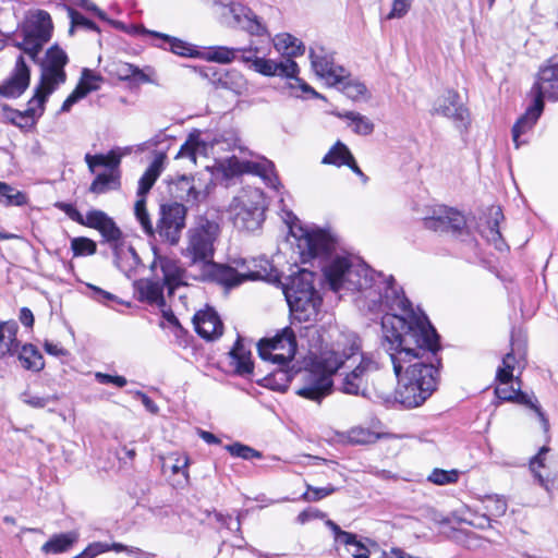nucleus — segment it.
Returning <instances> with one entry per match:
<instances>
[{
    "instance_id": "30",
    "label": "nucleus",
    "mask_w": 558,
    "mask_h": 558,
    "mask_svg": "<svg viewBox=\"0 0 558 558\" xmlns=\"http://www.w3.org/2000/svg\"><path fill=\"white\" fill-rule=\"evenodd\" d=\"M134 29L141 31L143 33H147L154 37L162 39L166 44L169 45V49L171 52L181 56V57H195L197 54L196 50L186 41H183L179 38L161 34L158 32L146 31L144 27H134Z\"/></svg>"
},
{
    "instance_id": "8",
    "label": "nucleus",
    "mask_w": 558,
    "mask_h": 558,
    "mask_svg": "<svg viewBox=\"0 0 558 558\" xmlns=\"http://www.w3.org/2000/svg\"><path fill=\"white\" fill-rule=\"evenodd\" d=\"M324 275L332 291L338 292L345 284L351 290H366L372 287L371 270L363 266H353L345 257L335 258L324 268Z\"/></svg>"
},
{
    "instance_id": "59",
    "label": "nucleus",
    "mask_w": 558,
    "mask_h": 558,
    "mask_svg": "<svg viewBox=\"0 0 558 558\" xmlns=\"http://www.w3.org/2000/svg\"><path fill=\"white\" fill-rule=\"evenodd\" d=\"M110 549V546L106 543L94 542L89 544L81 554L74 558H95L96 556L106 553Z\"/></svg>"
},
{
    "instance_id": "44",
    "label": "nucleus",
    "mask_w": 558,
    "mask_h": 558,
    "mask_svg": "<svg viewBox=\"0 0 558 558\" xmlns=\"http://www.w3.org/2000/svg\"><path fill=\"white\" fill-rule=\"evenodd\" d=\"M220 167L227 178L235 177L251 171L252 163L250 161H242L238 157L232 156L225 159Z\"/></svg>"
},
{
    "instance_id": "14",
    "label": "nucleus",
    "mask_w": 558,
    "mask_h": 558,
    "mask_svg": "<svg viewBox=\"0 0 558 558\" xmlns=\"http://www.w3.org/2000/svg\"><path fill=\"white\" fill-rule=\"evenodd\" d=\"M424 227L436 232H450L453 235H461L466 229V220L460 211L444 207L434 216L425 218Z\"/></svg>"
},
{
    "instance_id": "15",
    "label": "nucleus",
    "mask_w": 558,
    "mask_h": 558,
    "mask_svg": "<svg viewBox=\"0 0 558 558\" xmlns=\"http://www.w3.org/2000/svg\"><path fill=\"white\" fill-rule=\"evenodd\" d=\"M432 113L451 119L458 128H465L469 123V110L460 102L459 94L452 89L437 98Z\"/></svg>"
},
{
    "instance_id": "1",
    "label": "nucleus",
    "mask_w": 558,
    "mask_h": 558,
    "mask_svg": "<svg viewBox=\"0 0 558 558\" xmlns=\"http://www.w3.org/2000/svg\"><path fill=\"white\" fill-rule=\"evenodd\" d=\"M383 300L391 311L381 319L383 345L389 353L396 377L403 383L424 386L432 392L436 390L440 360L436 356L440 350L439 335L427 316L418 310L398 288L392 277L386 282Z\"/></svg>"
},
{
    "instance_id": "57",
    "label": "nucleus",
    "mask_w": 558,
    "mask_h": 558,
    "mask_svg": "<svg viewBox=\"0 0 558 558\" xmlns=\"http://www.w3.org/2000/svg\"><path fill=\"white\" fill-rule=\"evenodd\" d=\"M0 110L3 118L12 124L20 128H23L25 124H27V119H25L22 111L12 109L5 104H0Z\"/></svg>"
},
{
    "instance_id": "49",
    "label": "nucleus",
    "mask_w": 558,
    "mask_h": 558,
    "mask_svg": "<svg viewBox=\"0 0 558 558\" xmlns=\"http://www.w3.org/2000/svg\"><path fill=\"white\" fill-rule=\"evenodd\" d=\"M69 17L71 20V27L69 33L73 35L75 27H84L87 31L99 32V27L90 20L86 19L82 13L71 7H66Z\"/></svg>"
},
{
    "instance_id": "32",
    "label": "nucleus",
    "mask_w": 558,
    "mask_h": 558,
    "mask_svg": "<svg viewBox=\"0 0 558 558\" xmlns=\"http://www.w3.org/2000/svg\"><path fill=\"white\" fill-rule=\"evenodd\" d=\"M77 541V534L74 532L53 535L41 546L45 554H61L68 551Z\"/></svg>"
},
{
    "instance_id": "33",
    "label": "nucleus",
    "mask_w": 558,
    "mask_h": 558,
    "mask_svg": "<svg viewBox=\"0 0 558 558\" xmlns=\"http://www.w3.org/2000/svg\"><path fill=\"white\" fill-rule=\"evenodd\" d=\"M19 360L25 369L39 372L44 368L45 362L41 353L33 344H24L19 354Z\"/></svg>"
},
{
    "instance_id": "46",
    "label": "nucleus",
    "mask_w": 558,
    "mask_h": 558,
    "mask_svg": "<svg viewBox=\"0 0 558 558\" xmlns=\"http://www.w3.org/2000/svg\"><path fill=\"white\" fill-rule=\"evenodd\" d=\"M239 49L228 48L223 46H218L209 49L204 58L208 61H214L222 64H227L232 62L235 59V54Z\"/></svg>"
},
{
    "instance_id": "48",
    "label": "nucleus",
    "mask_w": 558,
    "mask_h": 558,
    "mask_svg": "<svg viewBox=\"0 0 558 558\" xmlns=\"http://www.w3.org/2000/svg\"><path fill=\"white\" fill-rule=\"evenodd\" d=\"M244 85L243 76L236 72L225 73L218 77V86L232 90L235 94H241Z\"/></svg>"
},
{
    "instance_id": "16",
    "label": "nucleus",
    "mask_w": 558,
    "mask_h": 558,
    "mask_svg": "<svg viewBox=\"0 0 558 558\" xmlns=\"http://www.w3.org/2000/svg\"><path fill=\"white\" fill-rule=\"evenodd\" d=\"M397 379L398 386L393 396L387 395L384 397L386 402H390L393 399L404 408L411 409L424 403L433 393L428 388L413 384V381L403 383V377L401 376L397 377Z\"/></svg>"
},
{
    "instance_id": "34",
    "label": "nucleus",
    "mask_w": 558,
    "mask_h": 558,
    "mask_svg": "<svg viewBox=\"0 0 558 558\" xmlns=\"http://www.w3.org/2000/svg\"><path fill=\"white\" fill-rule=\"evenodd\" d=\"M275 47L290 59L291 57L301 56L305 51L303 43L290 34L277 35Z\"/></svg>"
},
{
    "instance_id": "19",
    "label": "nucleus",
    "mask_w": 558,
    "mask_h": 558,
    "mask_svg": "<svg viewBox=\"0 0 558 558\" xmlns=\"http://www.w3.org/2000/svg\"><path fill=\"white\" fill-rule=\"evenodd\" d=\"M250 69L265 76H281L288 78L295 77L299 72L296 62L290 58L279 62L265 58H254Z\"/></svg>"
},
{
    "instance_id": "4",
    "label": "nucleus",
    "mask_w": 558,
    "mask_h": 558,
    "mask_svg": "<svg viewBox=\"0 0 558 558\" xmlns=\"http://www.w3.org/2000/svg\"><path fill=\"white\" fill-rule=\"evenodd\" d=\"M296 349V337L291 327H284L272 338L259 340L257 344L259 357L277 364L278 367L256 381L272 390L284 391L293 376L284 366L293 360Z\"/></svg>"
},
{
    "instance_id": "62",
    "label": "nucleus",
    "mask_w": 558,
    "mask_h": 558,
    "mask_svg": "<svg viewBox=\"0 0 558 558\" xmlns=\"http://www.w3.org/2000/svg\"><path fill=\"white\" fill-rule=\"evenodd\" d=\"M411 3L412 0H393L392 9L387 15V19L392 20L404 16L411 7Z\"/></svg>"
},
{
    "instance_id": "27",
    "label": "nucleus",
    "mask_w": 558,
    "mask_h": 558,
    "mask_svg": "<svg viewBox=\"0 0 558 558\" xmlns=\"http://www.w3.org/2000/svg\"><path fill=\"white\" fill-rule=\"evenodd\" d=\"M17 324L14 320L0 324V359L7 354H14L19 348L16 339Z\"/></svg>"
},
{
    "instance_id": "40",
    "label": "nucleus",
    "mask_w": 558,
    "mask_h": 558,
    "mask_svg": "<svg viewBox=\"0 0 558 558\" xmlns=\"http://www.w3.org/2000/svg\"><path fill=\"white\" fill-rule=\"evenodd\" d=\"M0 203L7 206H23L27 203V196L11 185L0 182Z\"/></svg>"
},
{
    "instance_id": "37",
    "label": "nucleus",
    "mask_w": 558,
    "mask_h": 558,
    "mask_svg": "<svg viewBox=\"0 0 558 558\" xmlns=\"http://www.w3.org/2000/svg\"><path fill=\"white\" fill-rule=\"evenodd\" d=\"M338 116L342 119L349 120L353 132L359 135H369L374 131V123L368 118L359 112L344 111Z\"/></svg>"
},
{
    "instance_id": "25",
    "label": "nucleus",
    "mask_w": 558,
    "mask_h": 558,
    "mask_svg": "<svg viewBox=\"0 0 558 558\" xmlns=\"http://www.w3.org/2000/svg\"><path fill=\"white\" fill-rule=\"evenodd\" d=\"M134 289L140 295L141 301H146L150 304L165 306L166 301L163 298V284L159 281L149 279H140L134 282Z\"/></svg>"
},
{
    "instance_id": "64",
    "label": "nucleus",
    "mask_w": 558,
    "mask_h": 558,
    "mask_svg": "<svg viewBox=\"0 0 558 558\" xmlns=\"http://www.w3.org/2000/svg\"><path fill=\"white\" fill-rule=\"evenodd\" d=\"M95 378L99 384L108 385L113 384L120 388L124 387L126 385V378L119 375H109L105 373L97 372L95 374Z\"/></svg>"
},
{
    "instance_id": "50",
    "label": "nucleus",
    "mask_w": 558,
    "mask_h": 558,
    "mask_svg": "<svg viewBox=\"0 0 558 558\" xmlns=\"http://www.w3.org/2000/svg\"><path fill=\"white\" fill-rule=\"evenodd\" d=\"M427 480L435 485L453 484L459 480V472L457 470L447 471L436 468L428 475Z\"/></svg>"
},
{
    "instance_id": "3",
    "label": "nucleus",
    "mask_w": 558,
    "mask_h": 558,
    "mask_svg": "<svg viewBox=\"0 0 558 558\" xmlns=\"http://www.w3.org/2000/svg\"><path fill=\"white\" fill-rule=\"evenodd\" d=\"M332 348L316 355L310 368L300 372L302 385L295 393L302 398L320 403L332 391V375L344 367L348 362H355V355L361 351L356 337H345L343 343L337 342Z\"/></svg>"
},
{
    "instance_id": "10",
    "label": "nucleus",
    "mask_w": 558,
    "mask_h": 558,
    "mask_svg": "<svg viewBox=\"0 0 558 558\" xmlns=\"http://www.w3.org/2000/svg\"><path fill=\"white\" fill-rule=\"evenodd\" d=\"M166 160V155L163 153H159L154 158L153 162L148 166L144 174L141 177L138 181L137 189V197L138 199L134 205V214L142 226L147 231L151 232V220L149 218V214L146 208V195L154 186L156 180L159 178L163 170V165Z\"/></svg>"
},
{
    "instance_id": "6",
    "label": "nucleus",
    "mask_w": 558,
    "mask_h": 558,
    "mask_svg": "<svg viewBox=\"0 0 558 558\" xmlns=\"http://www.w3.org/2000/svg\"><path fill=\"white\" fill-rule=\"evenodd\" d=\"M315 272L299 269L281 283L282 292L291 313L299 322L314 320L322 304V298L314 287Z\"/></svg>"
},
{
    "instance_id": "55",
    "label": "nucleus",
    "mask_w": 558,
    "mask_h": 558,
    "mask_svg": "<svg viewBox=\"0 0 558 558\" xmlns=\"http://www.w3.org/2000/svg\"><path fill=\"white\" fill-rule=\"evenodd\" d=\"M21 400L32 407V408H35V409H43L45 408L46 405H48L50 402H54L58 400V397L57 396H45V397H39V396H36V395H33L29 391H24L22 395H21Z\"/></svg>"
},
{
    "instance_id": "18",
    "label": "nucleus",
    "mask_w": 558,
    "mask_h": 558,
    "mask_svg": "<svg viewBox=\"0 0 558 558\" xmlns=\"http://www.w3.org/2000/svg\"><path fill=\"white\" fill-rule=\"evenodd\" d=\"M238 276L239 282L236 287L245 280H264L270 283L280 282V272L272 263L264 256L253 258L246 266V270L238 272Z\"/></svg>"
},
{
    "instance_id": "20",
    "label": "nucleus",
    "mask_w": 558,
    "mask_h": 558,
    "mask_svg": "<svg viewBox=\"0 0 558 558\" xmlns=\"http://www.w3.org/2000/svg\"><path fill=\"white\" fill-rule=\"evenodd\" d=\"M52 28L50 14L47 11L37 10L23 27V35L44 46L50 40Z\"/></svg>"
},
{
    "instance_id": "56",
    "label": "nucleus",
    "mask_w": 558,
    "mask_h": 558,
    "mask_svg": "<svg viewBox=\"0 0 558 558\" xmlns=\"http://www.w3.org/2000/svg\"><path fill=\"white\" fill-rule=\"evenodd\" d=\"M118 75L121 80L138 77L144 82L148 81V76L141 69L130 63L120 64L118 68Z\"/></svg>"
},
{
    "instance_id": "61",
    "label": "nucleus",
    "mask_w": 558,
    "mask_h": 558,
    "mask_svg": "<svg viewBox=\"0 0 558 558\" xmlns=\"http://www.w3.org/2000/svg\"><path fill=\"white\" fill-rule=\"evenodd\" d=\"M344 545L348 547V550L351 553L353 558H369V549L357 539L356 534H354L353 542Z\"/></svg>"
},
{
    "instance_id": "54",
    "label": "nucleus",
    "mask_w": 558,
    "mask_h": 558,
    "mask_svg": "<svg viewBox=\"0 0 558 558\" xmlns=\"http://www.w3.org/2000/svg\"><path fill=\"white\" fill-rule=\"evenodd\" d=\"M337 488L332 485H327L325 487H314L312 485H306V492L303 494L302 498L306 501H318L331 494H333Z\"/></svg>"
},
{
    "instance_id": "35",
    "label": "nucleus",
    "mask_w": 558,
    "mask_h": 558,
    "mask_svg": "<svg viewBox=\"0 0 558 558\" xmlns=\"http://www.w3.org/2000/svg\"><path fill=\"white\" fill-rule=\"evenodd\" d=\"M335 86L352 100H357L367 93L366 86L360 81L352 80L347 69L344 70L343 77Z\"/></svg>"
},
{
    "instance_id": "63",
    "label": "nucleus",
    "mask_w": 558,
    "mask_h": 558,
    "mask_svg": "<svg viewBox=\"0 0 558 558\" xmlns=\"http://www.w3.org/2000/svg\"><path fill=\"white\" fill-rule=\"evenodd\" d=\"M326 525L333 532L335 539L337 542H341L342 544H349V543L353 542L354 534L341 530L340 526L337 523H335L333 521L328 520L326 522Z\"/></svg>"
},
{
    "instance_id": "17",
    "label": "nucleus",
    "mask_w": 558,
    "mask_h": 558,
    "mask_svg": "<svg viewBox=\"0 0 558 558\" xmlns=\"http://www.w3.org/2000/svg\"><path fill=\"white\" fill-rule=\"evenodd\" d=\"M31 70L23 56H19L11 76L0 85V95L7 98L20 97L29 86Z\"/></svg>"
},
{
    "instance_id": "26",
    "label": "nucleus",
    "mask_w": 558,
    "mask_h": 558,
    "mask_svg": "<svg viewBox=\"0 0 558 558\" xmlns=\"http://www.w3.org/2000/svg\"><path fill=\"white\" fill-rule=\"evenodd\" d=\"M232 364L238 375L248 377L254 374V363L251 360V352L246 351L242 339L238 338L232 350L230 351Z\"/></svg>"
},
{
    "instance_id": "2",
    "label": "nucleus",
    "mask_w": 558,
    "mask_h": 558,
    "mask_svg": "<svg viewBox=\"0 0 558 558\" xmlns=\"http://www.w3.org/2000/svg\"><path fill=\"white\" fill-rule=\"evenodd\" d=\"M220 232V226L216 220L199 216L186 232L187 242L182 254L192 264L203 265V280L231 289L239 282L236 269L214 262L215 244Z\"/></svg>"
},
{
    "instance_id": "43",
    "label": "nucleus",
    "mask_w": 558,
    "mask_h": 558,
    "mask_svg": "<svg viewBox=\"0 0 558 558\" xmlns=\"http://www.w3.org/2000/svg\"><path fill=\"white\" fill-rule=\"evenodd\" d=\"M68 61L65 51L58 45H53L46 51V59L40 62V65L64 70Z\"/></svg>"
},
{
    "instance_id": "41",
    "label": "nucleus",
    "mask_w": 558,
    "mask_h": 558,
    "mask_svg": "<svg viewBox=\"0 0 558 558\" xmlns=\"http://www.w3.org/2000/svg\"><path fill=\"white\" fill-rule=\"evenodd\" d=\"M484 509L486 510L487 521L489 522L493 517H502L508 509V504L504 496H487L484 500Z\"/></svg>"
},
{
    "instance_id": "5",
    "label": "nucleus",
    "mask_w": 558,
    "mask_h": 558,
    "mask_svg": "<svg viewBox=\"0 0 558 558\" xmlns=\"http://www.w3.org/2000/svg\"><path fill=\"white\" fill-rule=\"evenodd\" d=\"M531 95L533 96L532 105L512 128V141L515 148H519L521 145L520 136L531 130L539 119L544 110V98L558 100V56L550 57L541 66L537 80L532 86Z\"/></svg>"
},
{
    "instance_id": "29",
    "label": "nucleus",
    "mask_w": 558,
    "mask_h": 558,
    "mask_svg": "<svg viewBox=\"0 0 558 558\" xmlns=\"http://www.w3.org/2000/svg\"><path fill=\"white\" fill-rule=\"evenodd\" d=\"M547 452L548 448L543 447L539 450V452L532 458L530 466L532 472L534 473V476L537 478L539 485L545 488V490L550 495V497H554L555 495L558 496V473L554 474L551 477H544L539 472L536 471V464L538 466H544L543 456Z\"/></svg>"
},
{
    "instance_id": "22",
    "label": "nucleus",
    "mask_w": 558,
    "mask_h": 558,
    "mask_svg": "<svg viewBox=\"0 0 558 558\" xmlns=\"http://www.w3.org/2000/svg\"><path fill=\"white\" fill-rule=\"evenodd\" d=\"M193 324L195 331L206 340L217 339L223 332V324L211 307L197 312L193 317Z\"/></svg>"
},
{
    "instance_id": "31",
    "label": "nucleus",
    "mask_w": 558,
    "mask_h": 558,
    "mask_svg": "<svg viewBox=\"0 0 558 558\" xmlns=\"http://www.w3.org/2000/svg\"><path fill=\"white\" fill-rule=\"evenodd\" d=\"M120 172H102L96 175L89 186V192L100 195L121 187Z\"/></svg>"
},
{
    "instance_id": "36",
    "label": "nucleus",
    "mask_w": 558,
    "mask_h": 558,
    "mask_svg": "<svg viewBox=\"0 0 558 558\" xmlns=\"http://www.w3.org/2000/svg\"><path fill=\"white\" fill-rule=\"evenodd\" d=\"M504 219V214L500 207H492L489 209V218H488V234L487 240L494 243L496 248L502 250L505 242L501 238V233L499 231V223Z\"/></svg>"
},
{
    "instance_id": "45",
    "label": "nucleus",
    "mask_w": 558,
    "mask_h": 558,
    "mask_svg": "<svg viewBox=\"0 0 558 558\" xmlns=\"http://www.w3.org/2000/svg\"><path fill=\"white\" fill-rule=\"evenodd\" d=\"M225 449L235 458H241L243 460L250 461L253 459H260L263 457V453L247 445H244L242 442H233L230 445H226Z\"/></svg>"
},
{
    "instance_id": "60",
    "label": "nucleus",
    "mask_w": 558,
    "mask_h": 558,
    "mask_svg": "<svg viewBox=\"0 0 558 558\" xmlns=\"http://www.w3.org/2000/svg\"><path fill=\"white\" fill-rule=\"evenodd\" d=\"M178 185L180 186V189L182 191L186 192L185 196L180 195L179 197H181L182 199H185L186 202L197 201L199 192L196 191V189L193 185V181L191 179H189L186 177H182L179 180Z\"/></svg>"
},
{
    "instance_id": "24",
    "label": "nucleus",
    "mask_w": 558,
    "mask_h": 558,
    "mask_svg": "<svg viewBox=\"0 0 558 558\" xmlns=\"http://www.w3.org/2000/svg\"><path fill=\"white\" fill-rule=\"evenodd\" d=\"M264 221V206L254 203L251 205L243 204L234 216V225L239 229L254 231L259 228Z\"/></svg>"
},
{
    "instance_id": "39",
    "label": "nucleus",
    "mask_w": 558,
    "mask_h": 558,
    "mask_svg": "<svg viewBox=\"0 0 558 558\" xmlns=\"http://www.w3.org/2000/svg\"><path fill=\"white\" fill-rule=\"evenodd\" d=\"M351 157V151L342 142L338 141L329 151L324 156L322 163L333 165L337 167L343 166L345 160Z\"/></svg>"
},
{
    "instance_id": "47",
    "label": "nucleus",
    "mask_w": 558,
    "mask_h": 558,
    "mask_svg": "<svg viewBox=\"0 0 558 558\" xmlns=\"http://www.w3.org/2000/svg\"><path fill=\"white\" fill-rule=\"evenodd\" d=\"M73 256L94 255L97 252V243L86 236H77L71 240Z\"/></svg>"
},
{
    "instance_id": "58",
    "label": "nucleus",
    "mask_w": 558,
    "mask_h": 558,
    "mask_svg": "<svg viewBox=\"0 0 558 558\" xmlns=\"http://www.w3.org/2000/svg\"><path fill=\"white\" fill-rule=\"evenodd\" d=\"M58 207L73 221L76 223L86 227L88 213L86 216H83L81 211L72 204L69 203H60Z\"/></svg>"
},
{
    "instance_id": "7",
    "label": "nucleus",
    "mask_w": 558,
    "mask_h": 558,
    "mask_svg": "<svg viewBox=\"0 0 558 558\" xmlns=\"http://www.w3.org/2000/svg\"><path fill=\"white\" fill-rule=\"evenodd\" d=\"M86 227L97 230L102 242L110 244L116 266L130 277V272L140 265L141 258L133 246L124 247L122 245L123 232L113 218L104 210L90 209Z\"/></svg>"
},
{
    "instance_id": "9",
    "label": "nucleus",
    "mask_w": 558,
    "mask_h": 558,
    "mask_svg": "<svg viewBox=\"0 0 558 558\" xmlns=\"http://www.w3.org/2000/svg\"><path fill=\"white\" fill-rule=\"evenodd\" d=\"M187 208L178 202L161 204L156 227L151 223V232L142 228L145 234L154 240L175 245L185 228Z\"/></svg>"
},
{
    "instance_id": "23",
    "label": "nucleus",
    "mask_w": 558,
    "mask_h": 558,
    "mask_svg": "<svg viewBox=\"0 0 558 558\" xmlns=\"http://www.w3.org/2000/svg\"><path fill=\"white\" fill-rule=\"evenodd\" d=\"M41 75L40 82L36 86V99L39 105L46 102L50 94L54 92V89L66 81V73L62 69H53L40 65Z\"/></svg>"
},
{
    "instance_id": "12",
    "label": "nucleus",
    "mask_w": 558,
    "mask_h": 558,
    "mask_svg": "<svg viewBox=\"0 0 558 558\" xmlns=\"http://www.w3.org/2000/svg\"><path fill=\"white\" fill-rule=\"evenodd\" d=\"M311 64L317 76L324 78L328 85H336L344 75V68L333 61V54L324 47L310 48Z\"/></svg>"
},
{
    "instance_id": "11",
    "label": "nucleus",
    "mask_w": 558,
    "mask_h": 558,
    "mask_svg": "<svg viewBox=\"0 0 558 558\" xmlns=\"http://www.w3.org/2000/svg\"><path fill=\"white\" fill-rule=\"evenodd\" d=\"M202 3L209 8L221 7L228 9L232 15L234 25L246 31L254 36H263L267 33L265 25L259 21L258 16L247 7L241 3L230 2L228 0H201Z\"/></svg>"
},
{
    "instance_id": "42",
    "label": "nucleus",
    "mask_w": 558,
    "mask_h": 558,
    "mask_svg": "<svg viewBox=\"0 0 558 558\" xmlns=\"http://www.w3.org/2000/svg\"><path fill=\"white\" fill-rule=\"evenodd\" d=\"M163 274V284L168 288L169 295L173 294L174 290L183 284L182 270L170 263L161 265Z\"/></svg>"
},
{
    "instance_id": "51",
    "label": "nucleus",
    "mask_w": 558,
    "mask_h": 558,
    "mask_svg": "<svg viewBox=\"0 0 558 558\" xmlns=\"http://www.w3.org/2000/svg\"><path fill=\"white\" fill-rule=\"evenodd\" d=\"M101 81V77L94 74L89 69H83L82 77L74 90L84 92V98L92 92L97 90L99 88L98 85H95L94 82Z\"/></svg>"
},
{
    "instance_id": "21",
    "label": "nucleus",
    "mask_w": 558,
    "mask_h": 558,
    "mask_svg": "<svg viewBox=\"0 0 558 558\" xmlns=\"http://www.w3.org/2000/svg\"><path fill=\"white\" fill-rule=\"evenodd\" d=\"M303 236L311 257H328L336 250V239L326 230L305 231Z\"/></svg>"
},
{
    "instance_id": "28",
    "label": "nucleus",
    "mask_w": 558,
    "mask_h": 558,
    "mask_svg": "<svg viewBox=\"0 0 558 558\" xmlns=\"http://www.w3.org/2000/svg\"><path fill=\"white\" fill-rule=\"evenodd\" d=\"M121 154L111 149L108 154H97V155H85V162L88 166L90 172H95V167L101 166L109 169V172H120L119 166L121 163Z\"/></svg>"
},
{
    "instance_id": "13",
    "label": "nucleus",
    "mask_w": 558,
    "mask_h": 558,
    "mask_svg": "<svg viewBox=\"0 0 558 558\" xmlns=\"http://www.w3.org/2000/svg\"><path fill=\"white\" fill-rule=\"evenodd\" d=\"M360 355V363L348 373L341 380L339 389L348 395H364L366 390L365 377L378 369V363L372 357L357 352L355 356Z\"/></svg>"
},
{
    "instance_id": "53",
    "label": "nucleus",
    "mask_w": 558,
    "mask_h": 558,
    "mask_svg": "<svg viewBox=\"0 0 558 558\" xmlns=\"http://www.w3.org/2000/svg\"><path fill=\"white\" fill-rule=\"evenodd\" d=\"M15 47L21 49L24 53H26L33 62L37 63L38 56L43 50L44 46L35 41L34 39L27 38L25 35H23V41L16 43Z\"/></svg>"
},
{
    "instance_id": "38",
    "label": "nucleus",
    "mask_w": 558,
    "mask_h": 558,
    "mask_svg": "<svg viewBox=\"0 0 558 558\" xmlns=\"http://www.w3.org/2000/svg\"><path fill=\"white\" fill-rule=\"evenodd\" d=\"M201 147L205 148V144L199 138V132L194 131L190 133L187 140L181 146L175 158H189L193 162H196V154Z\"/></svg>"
},
{
    "instance_id": "52",
    "label": "nucleus",
    "mask_w": 558,
    "mask_h": 558,
    "mask_svg": "<svg viewBox=\"0 0 558 558\" xmlns=\"http://www.w3.org/2000/svg\"><path fill=\"white\" fill-rule=\"evenodd\" d=\"M513 401L518 402L520 404L527 405L531 409H533L535 411V413L537 414L544 430H548L549 423H548V420L546 418L544 412L536 403H534L531 400V398L525 392L520 390V387L517 388V395H515V398Z\"/></svg>"
}]
</instances>
